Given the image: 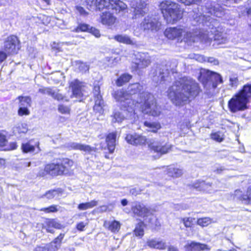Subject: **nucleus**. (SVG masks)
Returning <instances> with one entry per match:
<instances>
[{
  "instance_id": "1",
  "label": "nucleus",
  "mask_w": 251,
  "mask_h": 251,
  "mask_svg": "<svg viewBox=\"0 0 251 251\" xmlns=\"http://www.w3.org/2000/svg\"><path fill=\"white\" fill-rule=\"evenodd\" d=\"M198 83L190 77L184 76L175 81L168 91V96L173 104L181 106L187 103L191 98L199 93Z\"/></svg>"
},
{
  "instance_id": "2",
  "label": "nucleus",
  "mask_w": 251,
  "mask_h": 251,
  "mask_svg": "<svg viewBox=\"0 0 251 251\" xmlns=\"http://www.w3.org/2000/svg\"><path fill=\"white\" fill-rule=\"evenodd\" d=\"M113 97L119 102L123 111H115L111 115L112 123H122L126 118L130 117L135 112V104L129 96L122 90H117L113 94Z\"/></svg>"
},
{
  "instance_id": "3",
  "label": "nucleus",
  "mask_w": 251,
  "mask_h": 251,
  "mask_svg": "<svg viewBox=\"0 0 251 251\" xmlns=\"http://www.w3.org/2000/svg\"><path fill=\"white\" fill-rule=\"evenodd\" d=\"M202 13L194 14L193 16L194 20L197 24H206V21H209L210 19L208 18L211 15H214L217 17H222L225 14L224 8L219 4L207 1L204 5L201 7Z\"/></svg>"
},
{
  "instance_id": "4",
  "label": "nucleus",
  "mask_w": 251,
  "mask_h": 251,
  "mask_svg": "<svg viewBox=\"0 0 251 251\" xmlns=\"http://www.w3.org/2000/svg\"><path fill=\"white\" fill-rule=\"evenodd\" d=\"M251 98V84L244 86L237 94L235 95L228 101V106L230 111L235 113L243 111L247 108V104Z\"/></svg>"
},
{
  "instance_id": "5",
  "label": "nucleus",
  "mask_w": 251,
  "mask_h": 251,
  "mask_svg": "<svg viewBox=\"0 0 251 251\" xmlns=\"http://www.w3.org/2000/svg\"><path fill=\"white\" fill-rule=\"evenodd\" d=\"M135 107L140 104V109L142 112L145 114L158 116L161 113L160 107L156 104L155 99L152 95L144 92L139 94V98L134 101Z\"/></svg>"
},
{
  "instance_id": "6",
  "label": "nucleus",
  "mask_w": 251,
  "mask_h": 251,
  "mask_svg": "<svg viewBox=\"0 0 251 251\" xmlns=\"http://www.w3.org/2000/svg\"><path fill=\"white\" fill-rule=\"evenodd\" d=\"M85 2L90 10H100L105 8L111 9L116 13H120L127 8V5L120 0H85Z\"/></svg>"
},
{
  "instance_id": "7",
  "label": "nucleus",
  "mask_w": 251,
  "mask_h": 251,
  "mask_svg": "<svg viewBox=\"0 0 251 251\" xmlns=\"http://www.w3.org/2000/svg\"><path fill=\"white\" fill-rule=\"evenodd\" d=\"M164 34L169 39H176L187 43L195 42L197 38L193 33L188 31L185 27L182 26L167 28L164 31Z\"/></svg>"
},
{
  "instance_id": "8",
  "label": "nucleus",
  "mask_w": 251,
  "mask_h": 251,
  "mask_svg": "<svg viewBox=\"0 0 251 251\" xmlns=\"http://www.w3.org/2000/svg\"><path fill=\"white\" fill-rule=\"evenodd\" d=\"M161 26L159 18L155 15H148L146 17L140 24L141 27L144 30L157 31Z\"/></svg>"
},
{
  "instance_id": "9",
  "label": "nucleus",
  "mask_w": 251,
  "mask_h": 251,
  "mask_svg": "<svg viewBox=\"0 0 251 251\" xmlns=\"http://www.w3.org/2000/svg\"><path fill=\"white\" fill-rule=\"evenodd\" d=\"M20 42L16 36L10 35L5 40L2 48L11 55L16 54L20 49Z\"/></svg>"
},
{
  "instance_id": "10",
  "label": "nucleus",
  "mask_w": 251,
  "mask_h": 251,
  "mask_svg": "<svg viewBox=\"0 0 251 251\" xmlns=\"http://www.w3.org/2000/svg\"><path fill=\"white\" fill-rule=\"evenodd\" d=\"M131 11L132 15V19H139L145 15L148 12L147 7V3L142 0L133 1L131 6Z\"/></svg>"
},
{
  "instance_id": "11",
  "label": "nucleus",
  "mask_w": 251,
  "mask_h": 251,
  "mask_svg": "<svg viewBox=\"0 0 251 251\" xmlns=\"http://www.w3.org/2000/svg\"><path fill=\"white\" fill-rule=\"evenodd\" d=\"M93 95L95 101V105L93 107L94 110L96 112L102 113L104 102L100 94V85L99 82L95 83L93 88Z\"/></svg>"
},
{
  "instance_id": "12",
  "label": "nucleus",
  "mask_w": 251,
  "mask_h": 251,
  "mask_svg": "<svg viewBox=\"0 0 251 251\" xmlns=\"http://www.w3.org/2000/svg\"><path fill=\"white\" fill-rule=\"evenodd\" d=\"M169 71L164 65H159L151 70L152 80L156 83H161L168 76Z\"/></svg>"
},
{
  "instance_id": "13",
  "label": "nucleus",
  "mask_w": 251,
  "mask_h": 251,
  "mask_svg": "<svg viewBox=\"0 0 251 251\" xmlns=\"http://www.w3.org/2000/svg\"><path fill=\"white\" fill-rule=\"evenodd\" d=\"M149 148L151 150L160 155L168 153L172 148V145L163 142L154 141L151 140L148 142Z\"/></svg>"
},
{
  "instance_id": "14",
  "label": "nucleus",
  "mask_w": 251,
  "mask_h": 251,
  "mask_svg": "<svg viewBox=\"0 0 251 251\" xmlns=\"http://www.w3.org/2000/svg\"><path fill=\"white\" fill-rule=\"evenodd\" d=\"M134 63L135 69H143L151 63V58L148 53L137 52L135 54Z\"/></svg>"
},
{
  "instance_id": "15",
  "label": "nucleus",
  "mask_w": 251,
  "mask_h": 251,
  "mask_svg": "<svg viewBox=\"0 0 251 251\" xmlns=\"http://www.w3.org/2000/svg\"><path fill=\"white\" fill-rule=\"evenodd\" d=\"M62 167L59 164H49L46 165L44 170H41L38 173V176H44L47 174L51 176H58L63 174V171H61Z\"/></svg>"
},
{
  "instance_id": "16",
  "label": "nucleus",
  "mask_w": 251,
  "mask_h": 251,
  "mask_svg": "<svg viewBox=\"0 0 251 251\" xmlns=\"http://www.w3.org/2000/svg\"><path fill=\"white\" fill-rule=\"evenodd\" d=\"M133 212L139 216H147L145 219L146 222H148L149 224L152 225L151 221L154 220V217L153 215L148 216V214L150 212V209L146 207L144 204L140 203H136L135 206L132 208Z\"/></svg>"
},
{
  "instance_id": "17",
  "label": "nucleus",
  "mask_w": 251,
  "mask_h": 251,
  "mask_svg": "<svg viewBox=\"0 0 251 251\" xmlns=\"http://www.w3.org/2000/svg\"><path fill=\"white\" fill-rule=\"evenodd\" d=\"M183 12L179 8L177 3L176 6L172 8L168 15L165 18L168 23L174 24L180 20L182 18Z\"/></svg>"
},
{
  "instance_id": "18",
  "label": "nucleus",
  "mask_w": 251,
  "mask_h": 251,
  "mask_svg": "<svg viewBox=\"0 0 251 251\" xmlns=\"http://www.w3.org/2000/svg\"><path fill=\"white\" fill-rule=\"evenodd\" d=\"M126 142L132 145H144L147 142L145 136L137 133L128 134L126 137Z\"/></svg>"
},
{
  "instance_id": "19",
  "label": "nucleus",
  "mask_w": 251,
  "mask_h": 251,
  "mask_svg": "<svg viewBox=\"0 0 251 251\" xmlns=\"http://www.w3.org/2000/svg\"><path fill=\"white\" fill-rule=\"evenodd\" d=\"M233 198L242 201L245 204L251 203V186L248 188L246 194L243 193L240 190H236Z\"/></svg>"
},
{
  "instance_id": "20",
  "label": "nucleus",
  "mask_w": 251,
  "mask_h": 251,
  "mask_svg": "<svg viewBox=\"0 0 251 251\" xmlns=\"http://www.w3.org/2000/svg\"><path fill=\"white\" fill-rule=\"evenodd\" d=\"M185 248L187 251H209L210 248L207 245L201 244L193 241L188 242L185 246Z\"/></svg>"
},
{
  "instance_id": "21",
  "label": "nucleus",
  "mask_w": 251,
  "mask_h": 251,
  "mask_svg": "<svg viewBox=\"0 0 251 251\" xmlns=\"http://www.w3.org/2000/svg\"><path fill=\"white\" fill-rule=\"evenodd\" d=\"M66 147L70 150H80L86 152H91L94 150L89 145L81 144L76 142H70L66 144Z\"/></svg>"
},
{
  "instance_id": "22",
  "label": "nucleus",
  "mask_w": 251,
  "mask_h": 251,
  "mask_svg": "<svg viewBox=\"0 0 251 251\" xmlns=\"http://www.w3.org/2000/svg\"><path fill=\"white\" fill-rule=\"evenodd\" d=\"M176 3L170 0H164L160 2L159 8L165 18L168 15L169 12L172 10L174 6H176Z\"/></svg>"
},
{
  "instance_id": "23",
  "label": "nucleus",
  "mask_w": 251,
  "mask_h": 251,
  "mask_svg": "<svg viewBox=\"0 0 251 251\" xmlns=\"http://www.w3.org/2000/svg\"><path fill=\"white\" fill-rule=\"evenodd\" d=\"M116 20V18L109 12H104L100 16V22L101 24L107 26L113 25Z\"/></svg>"
},
{
  "instance_id": "24",
  "label": "nucleus",
  "mask_w": 251,
  "mask_h": 251,
  "mask_svg": "<svg viewBox=\"0 0 251 251\" xmlns=\"http://www.w3.org/2000/svg\"><path fill=\"white\" fill-rule=\"evenodd\" d=\"M70 87L72 88L73 95L77 98L82 96V83L78 80L75 79L70 83Z\"/></svg>"
},
{
  "instance_id": "25",
  "label": "nucleus",
  "mask_w": 251,
  "mask_h": 251,
  "mask_svg": "<svg viewBox=\"0 0 251 251\" xmlns=\"http://www.w3.org/2000/svg\"><path fill=\"white\" fill-rule=\"evenodd\" d=\"M116 132H112L108 134L106 138L107 148L110 153H113L116 146Z\"/></svg>"
},
{
  "instance_id": "26",
  "label": "nucleus",
  "mask_w": 251,
  "mask_h": 251,
  "mask_svg": "<svg viewBox=\"0 0 251 251\" xmlns=\"http://www.w3.org/2000/svg\"><path fill=\"white\" fill-rule=\"evenodd\" d=\"M212 73L213 72L208 70L201 69L200 71L199 80L204 85L209 84Z\"/></svg>"
},
{
  "instance_id": "27",
  "label": "nucleus",
  "mask_w": 251,
  "mask_h": 251,
  "mask_svg": "<svg viewBox=\"0 0 251 251\" xmlns=\"http://www.w3.org/2000/svg\"><path fill=\"white\" fill-rule=\"evenodd\" d=\"M114 39L117 42L126 45H136V42L126 34H119L114 36Z\"/></svg>"
},
{
  "instance_id": "28",
  "label": "nucleus",
  "mask_w": 251,
  "mask_h": 251,
  "mask_svg": "<svg viewBox=\"0 0 251 251\" xmlns=\"http://www.w3.org/2000/svg\"><path fill=\"white\" fill-rule=\"evenodd\" d=\"M147 245L153 249L164 250L166 248V243L163 240H159L156 239L149 240L147 242Z\"/></svg>"
},
{
  "instance_id": "29",
  "label": "nucleus",
  "mask_w": 251,
  "mask_h": 251,
  "mask_svg": "<svg viewBox=\"0 0 251 251\" xmlns=\"http://www.w3.org/2000/svg\"><path fill=\"white\" fill-rule=\"evenodd\" d=\"M142 89V86L138 83H135L129 85L127 88V92L123 90L125 93L127 94L129 96V99H131L133 101L134 100L131 97V95L135 94L139 92Z\"/></svg>"
},
{
  "instance_id": "30",
  "label": "nucleus",
  "mask_w": 251,
  "mask_h": 251,
  "mask_svg": "<svg viewBox=\"0 0 251 251\" xmlns=\"http://www.w3.org/2000/svg\"><path fill=\"white\" fill-rule=\"evenodd\" d=\"M166 174L171 177L177 178L183 174L182 170L173 166L168 167L166 170Z\"/></svg>"
},
{
  "instance_id": "31",
  "label": "nucleus",
  "mask_w": 251,
  "mask_h": 251,
  "mask_svg": "<svg viewBox=\"0 0 251 251\" xmlns=\"http://www.w3.org/2000/svg\"><path fill=\"white\" fill-rule=\"evenodd\" d=\"M194 186L195 188L199 190H202L207 192L210 193L212 190L211 188L212 186L209 183H206L205 181H198L194 184Z\"/></svg>"
},
{
  "instance_id": "32",
  "label": "nucleus",
  "mask_w": 251,
  "mask_h": 251,
  "mask_svg": "<svg viewBox=\"0 0 251 251\" xmlns=\"http://www.w3.org/2000/svg\"><path fill=\"white\" fill-rule=\"evenodd\" d=\"M73 164L74 162L72 160L68 158L63 159L61 164H59V165L62 167V168H61V171H63V175L68 174L69 173V170L73 166Z\"/></svg>"
},
{
  "instance_id": "33",
  "label": "nucleus",
  "mask_w": 251,
  "mask_h": 251,
  "mask_svg": "<svg viewBox=\"0 0 251 251\" xmlns=\"http://www.w3.org/2000/svg\"><path fill=\"white\" fill-rule=\"evenodd\" d=\"M222 83L223 78L222 76L220 74L213 72L209 85L211 84L212 87L215 88L219 83Z\"/></svg>"
},
{
  "instance_id": "34",
  "label": "nucleus",
  "mask_w": 251,
  "mask_h": 251,
  "mask_svg": "<svg viewBox=\"0 0 251 251\" xmlns=\"http://www.w3.org/2000/svg\"><path fill=\"white\" fill-rule=\"evenodd\" d=\"M104 226L107 227L108 229L113 232H118L120 228L121 224L120 222L117 221H114L111 222H105Z\"/></svg>"
},
{
  "instance_id": "35",
  "label": "nucleus",
  "mask_w": 251,
  "mask_h": 251,
  "mask_svg": "<svg viewBox=\"0 0 251 251\" xmlns=\"http://www.w3.org/2000/svg\"><path fill=\"white\" fill-rule=\"evenodd\" d=\"M144 125L145 126L149 128L148 130L152 132H156L157 131L161 128L160 124L158 122H150L146 121Z\"/></svg>"
},
{
  "instance_id": "36",
  "label": "nucleus",
  "mask_w": 251,
  "mask_h": 251,
  "mask_svg": "<svg viewBox=\"0 0 251 251\" xmlns=\"http://www.w3.org/2000/svg\"><path fill=\"white\" fill-rule=\"evenodd\" d=\"M18 99L19 100V106L26 107L27 108L31 106V100L29 97L19 96Z\"/></svg>"
},
{
  "instance_id": "37",
  "label": "nucleus",
  "mask_w": 251,
  "mask_h": 251,
  "mask_svg": "<svg viewBox=\"0 0 251 251\" xmlns=\"http://www.w3.org/2000/svg\"><path fill=\"white\" fill-rule=\"evenodd\" d=\"M206 40L207 41H210L213 40L214 41H216L218 42V44H222L225 42L226 39L224 38L221 33H218L217 34H215L214 35L212 34H208V36L206 38Z\"/></svg>"
},
{
  "instance_id": "38",
  "label": "nucleus",
  "mask_w": 251,
  "mask_h": 251,
  "mask_svg": "<svg viewBox=\"0 0 251 251\" xmlns=\"http://www.w3.org/2000/svg\"><path fill=\"white\" fill-rule=\"evenodd\" d=\"M98 205V201L95 200L91 201L90 202L82 203L78 205V208L80 210H84L92 208Z\"/></svg>"
},
{
  "instance_id": "39",
  "label": "nucleus",
  "mask_w": 251,
  "mask_h": 251,
  "mask_svg": "<svg viewBox=\"0 0 251 251\" xmlns=\"http://www.w3.org/2000/svg\"><path fill=\"white\" fill-rule=\"evenodd\" d=\"M145 225L143 222L139 223L136 226L134 233L136 236L142 237L144 234Z\"/></svg>"
},
{
  "instance_id": "40",
  "label": "nucleus",
  "mask_w": 251,
  "mask_h": 251,
  "mask_svg": "<svg viewBox=\"0 0 251 251\" xmlns=\"http://www.w3.org/2000/svg\"><path fill=\"white\" fill-rule=\"evenodd\" d=\"M131 77V75L128 74H123L117 79L116 84L118 86H122L125 83L128 82Z\"/></svg>"
},
{
  "instance_id": "41",
  "label": "nucleus",
  "mask_w": 251,
  "mask_h": 251,
  "mask_svg": "<svg viewBox=\"0 0 251 251\" xmlns=\"http://www.w3.org/2000/svg\"><path fill=\"white\" fill-rule=\"evenodd\" d=\"M58 111L63 114H69L71 111L70 106L64 104H59L58 106Z\"/></svg>"
},
{
  "instance_id": "42",
  "label": "nucleus",
  "mask_w": 251,
  "mask_h": 251,
  "mask_svg": "<svg viewBox=\"0 0 251 251\" xmlns=\"http://www.w3.org/2000/svg\"><path fill=\"white\" fill-rule=\"evenodd\" d=\"M210 136L211 139L218 142H221L224 140L223 134L220 132L212 133Z\"/></svg>"
},
{
  "instance_id": "43",
  "label": "nucleus",
  "mask_w": 251,
  "mask_h": 251,
  "mask_svg": "<svg viewBox=\"0 0 251 251\" xmlns=\"http://www.w3.org/2000/svg\"><path fill=\"white\" fill-rule=\"evenodd\" d=\"M211 223L210 218L208 217H204L202 218H200L197 221V223L199 225L201 226H207Z\"/></svg>"
},
{
  "instance_id": "44",
  "label": "nucleus",
  "mask_w": 251,
  "mask_h": 251,
  "mask_svg": "<svg viewBox=\"0 0 251 251\" xmlns=\"http://www.w3.org/2000/svg\"><path fill=\"white\" fill-rule=\"evenodd\" d=\"M22 149L23 151L25 153L28 152H33L35 150V148L33 146L30 145L27 143L25 144H23L22 146Z\"/></svg>"
},
{
  "instance_id": "45",
  "label": "nucleus",
  "mask_w": 251,
  "mask_h": 251,
  "mask_svg": "<svg viewBox=\"0 0 251 251\" xmlns=\"http://www.w3.org/2000/svg\"><path fill=\"white\" fill-rule=\"evenodd\" d=\"M15 130L19 133H25L28 130L27 126L25 124H21L16 127Z\"/></svg>"
},
{
  "instance_id": "46",
  "label": "nucleus",
  "mask_w": 251,
  "mask_h": 251,
  "mask_svg": "<svg viewBox=\"0 0 251 251\" xmlns=\"http://www.w3.org/2000/svg\"><path fill=\"white\" fill-rule=\"evenodd\" d=\"M78 69L81 72H86L89 70V66L86 63L78 61L76 62Z\"/></svg>"
},
{
  "instance_id": "47",
  "label": "nucleus",
  "mask_w": 251,
  "mask_h": 251,
  "mask_svg": "<svg viewBox=\"0 0 251 251\" xmlns=\"http://www.w3.org/2000/svg\"><path fill=\"white\" fill-rule=\"evenodd\" d=\"M58 195V192L56 190H49L44 195L48 199H53L54 197Z\"/></svg>"
},
{
  "instance_id": "48",
  "label": "nucleus",
  "mask_w": 251,
  "mask_h": 251,
  "mask_svg": "<svg viewBox=\"0 0 251 251\" xmlns=\"http://www.w3.org/2000/svg\"><path fill=\"white\" fill-rule=\"evenodd\" d=\"M178 1L183 3L185 5H190L193 4H199L201 0H177Z\"/></svg>"
},
{
  "instance_id": "49",
  "label": "nucleus",
  "mask_w": 251,
  "mask_h": 251,
  "mask_svg": "<svg viewBox=\"0 0 251 251\" xmlns=\"http://www.w3.org/2000/svg\"><path fill=\"white\" fill-rule=\"evenodd\" d=\"M9 55H11V54L8 53L7 51L4 50L2 48L0 49V63H1L5 60L7 57Z\"/></svg>"
},
{
  "instance_id": "50",
  "label": "nucleus",
  "mask_w": 251,
  "mask_h": 251,
  "mask_svg": "<svg viewBox=\"0 0 251 251\" xmlns=\"http://www.w3.org/2000/svg\"><path fill=\"white\" fill-rule=\"evenodd\" d=\"M47 249L48 251H56L59 248V245L55 243L53 241L51 242L49 245H46Z\"/></svg>"
},
{
  "instance_id": "51",
  "label": "nucleus",
  "mask_w": 251,
  "mask_h": 251,
  "mask_svg": "<svg viewBox=\"0 0 251 251\" xmlns=\"http://www.w3.org/2000/svg\"><path fill=\"white\" fill-rule=\"evenodd\" d=\"M40 211H44L46 213L55 212L58 211L57 206L52 205L49 207L43 208L40 209Z\"/></svg>"
},
{
  "instance_id": "52",
  "label": "nucleus",
  "mask_w": 251,
  "mask_h": 251,
  "mask_svg": "<svg viewBox=\"0 0 251 251\" xmlns=\"http://www.w3.org/2000/svg\"><path fill=\"white\" fill-rule=\"evenodd\" d=\"M89 30V26L85 24H80L75 29L76 32L79 31H86Z\"/></svg>"
},
{
  "instance_id": "53",
  "label": "nucleus",
  "mask_w": 251,
  "mask_h": 251,
  "mask_svg": "<svg viewBox=\"0 0 251 251\" xmlns=\"http://www.w3.org/2000/svg\"><path fill=\"white\" fill-rule=\"evenodd\" d=\"M193 218L191 217L184 218L182 219L184 226L186 227H190L193 225Z\"/></svg>"
},
{
  "instance_id": "54",
  "label": "nucleus",
  "mask_w": 251,
  "mask_h": 251,
  "mask_svg": "<svg viewBox=\"0 0 251 251\" xmlns=\"http://www.w3.org/2000/svg\"><path fill=\"white\" fill-rule=\"evenodd\" d=\"M229 85L232 87H236L238 85V79L237 76L233 75L229 78Z\"/></svg>"
},
{
  "instance_id": "55",
  "label": "nucleus",
  "mask_w": 251,
  "mask_h": 251,
  "mask_svg": "<svg viewBox=\"0 0 251 251\" xmlns=\"http://www.w3.org/2000/svg\"><path fill=\"white\" fill-rule=\"evenodd\" d=\"M19 107L20 108L18 110L19 115L22 116L23 115H28L29 114V111L26 107Z\"/></svg>"
},
{
  "instance_id": "56",
  "label": "nucleus",
  "mask_w": 251,
  "mask_h": 251,
  "mask_svg": "<svg viewBox=\"0 0 251 251\" xmlns=\"http://www.w3.org/2000/svg\"><path fill=\"white\" fill-rule=\"evenodd\" d=\"M53 99L57 100H62L64 99L63 95L59 93L58 91H55L53 90L51 96Z\"/></svg>"
},
{
  "instance_id": "57",
  "label": "nucleus",
  "mask_w": 251,
  "mask_h": 251,
  "mask_svg": "<svg viewBox=\"0 0 251 251\" xmlns=\"http://www.w3.org/2000/svg\"><path fill=\"white\" fill-rule=\"evenodd\" d=\"M53 90L49 87L42 88L39 89V92L43 94H48L50 96H51Z\"/></svg>"
},
{
  "instance_id": "58",
  "label": "nucleus",
  "mask_w": 251,
  "mask_h": 251,
  "mask_svg": "<svg viewBox=\"0 0 251 251\" xmlns=\"http://www.w3.org/2000/svg\"><path fill=\"white\" fill-rule=\"evenodd\" d=\"M64 236V233H60L59 235L53 241L55 243L57 244L58 245H59V247H60L62 240L63 239Z\"/></svg>"
},
{
  "instance_id": "59",
  "label": "nucleus",
  "mask_w": 251,
  "mask_h": 251,
  "mask_svg": "<svg viewBox=\"0 0 251 251\" xmlns=\"http://www.w3.org/2000/svg\"><path fill=\"white\" fill-rule=\"evenodd\" d=\"M90 32L93 35H94L95 36H96V37H100V31L95 28V27H91L90 29Z\"/></svg>"
},
{
  "instance_id": "60",
  "label": "nucleus",
  "mask_w": 251,
  "mask_h": 251,
  "mask_svg": "<svg viewBox=\"0 0 251 251\" xmlns=\"http://www.w3.org/2000/svg\"><path fill=\"white\" fill-rule=\"evenodd\" d=\"M76 8L77 11L81 15L86 16L88 14L87 12L84 10V9L82 7L77 6Z\"/></svg>"
},
{
  "instance_id": "61",
  "label": "nucleus",
  "mask_w": 251,
  "mask_h": 251,
  "mask_svg": "<svg viewBox=\"0 0 251 251\" xmlns=\"http://www.w3.org/2000/svg\"><path fill=\"white\" fill-rule=\"evenodd\" d=\"M7 140L4 135L0 134V146L3 147L5 145Z\"/></svg>"
},
{
  "instance_id": "62",
  "label": "nucleus",
  "mask_w": 251,
  "mask_h": 251,
  "mask_svg": "<svg viewBox=\"0 0 251 251\" xmlns=\"http://www.w3.org/2000/svg\"><path fill=\"white\" fill-rule=\"evenodd\" d=\"M207 61L209 63L213 64V65H218L219 64L218 60L214 57H209L207 59Z\"/></svg>"
},
{
  "instance_id": "63",
  "label": "nucleus",
  "mask_w": 251,
  "mask_h": 251,
  "mask_svg": "<svg viewBox=\"0 0 251 251\" xmlns=\"http://www.w3.org/2000/svg\"><path fill=\"white\" fill-rule=\"evenodd\" d=\"M107 208H108L107 206H106V205H102V206H100L99 207L97 208V210H98V211L99 212H103L106 211Z\"/></svg>"
},
{
  "instance_id": "64",
  "label": "nucleus",
  "mask_w": 251,
  "mask_h": 251,
  "mask_svg": "<svg viewBox=\"0 0 251 251\" xmlns=\"http://www.w3.org/2000/svg\"><path fill=\"white\" fill-rule=\"evenodd\" d=\"M35 251H48V250H47L46 246H44V247H40V246L37 247L35 249Z\"/></svg>"
}]
</instances>
